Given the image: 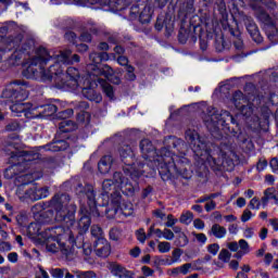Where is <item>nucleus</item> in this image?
<instances>
[{"label":"nucleus","mask_w":278,"mask_h":278,"mask_svg":"<svg viewBox=\"0 0 278 278\" xmlns=\"http://www.w3.org/2000/svg\"><path fill=\"white\" fill-rule=\"evenodd\" d=\"M163 238L165 240H173L175 238V232H173V230L165 228L163 230Z\"/></svg>","instance_id":"nucleus-59"},{"label":"nucleus","mask_w":278,"mask_h":278,"mask_svg":"<svg viewBox=\"0 0 278 278\" xmlns=\"http://www.w3.org/2000/svg\"><path fill=\"white\" fill-rule=\"evenodd\" d=\"M75 114V111L73 109H65L63 111L58 112L56 111V118L59 121H68Z\"/></svg>","instance_id":"nucleus-37"},{"label":"nucleus","mask_w":278,"mask_h":278,"mask_svg":"<svg viewBox=\"0 0 278 278\" xmlns=\"http://www.w3.org/2000/svg\"><path fill=\"white\" fill-rule=\"evenodd\" d=\"M255 3H262V5H265L269 12H275V9L277 8V2L275 0H253Z\"/></svg>","instance_id":"nucleus-39"},{"label":"nucleus","mask_w":278,"mask_h":278,"mask_svg":"<svg viewBox=\"0 0 278 278\" xmlns=\"http://www.w3.org/2000/svg\"><path fill=\"white\" fill-rule=\"evenodd\" d=\"M49 197V187H36L25 191V199L29 201H40L41 199H47Z\"/></svg>","instance_id":"nucleus-21"},{"label":"nucleus","mask_w":278,"mask_h":278,"mask_svg":"<svg viewBox=\"0 0 278 278\" xmlns=\"http://www.w3.org/2000/svg\"><path fill=\"white\" fill-rule=\"evenodd\" d=\"M194 33H192L190 29L184 27V24L180 25L179 31H178V42L180 45H186L188 42V38H192Z\"/></svg>","instance_id":"nucleus-31"},{"label":"nucleus","mask_w":278,"mask_h":278,"mask_svg":"<svg viewBox=\"0 0 278 278\" xmlns=\"http://www.w3.org/2000/svg\"><path fill=\"white\" fill-rule=\"evenodd\" d=\"M243 23L253 42H256V45H262L264 42V37H262V33H260V27L255 23V20H253L251 16H245L243 18Z\"/></svg>","instance_id":"nucleus-18"},{"label":"nucleus","mask_w":278,"mask_h":278,"mask_svg":"<svg viewBox=\"0 0 278 278\" xmlns=\"http://www.w3.org/2000/svg\"><path fill=\"white\" fill-rule=\"evenodd\" d=\"M179 219L175 218L173 214L167 215V222L165 223V227L173 228L177 225Z\"/></svg>","instance_id":"nucleus-51"},{"label":"nucleus","mask_w":278,"mask_h":278,"mask_svg":"<svg viewBox=\"0 0 278 278\" xmlns=\"http://www.w3.org/2000/svg\"><path fill=\"white\" fill-rule=\"evenodd\" d=\"M211 233L218 240L227 236V228L220 226L219 224H214L211 228Z\"/></svg>","instance_id":"nucleus-33"},{"label":"nucleus","mask_w":278,"mask_h":278,"mask_svg":"<svg viewBox=\"0 0 278 278\" xmlns=\"http://www.w3.org/2000/svg\"><path fill=\"white\" fill-rule=\"evenodd\" d=\"M182 253H184V250H181V249H179V248L175 249V250L172 252V255H173V258H170L172 262H174V264H175V262H178V261H179V257H181Z\"/></svg>","instance_id":"nucleus-54"},{"label":"nucleus","mask_w":278,"mask_h":278,"mask_svg":"<svg viewBox=\"0 0 278 278\" xmlns=\"http://www.w3.org/2000/svg\"><path fill=\"white\" fill-rule=\"evenodd\" d=\"M192 235L195 237L198 242H200V244H205V242H207V236H205V233H203V232H201V233L192 232Z\"/></svg>","instance_id":"nucleus-56"},{"label":"nucleus","mask_w":278,"mask_h":278,"mask_svg":"<svg viewBox=\"0 0 278 278\" xmlns=\"http://www.w3.org/2000/svg\"><path fill=\"white\" fill-rule=\"evenodd\" d=\"M3 53H10V60H13V62H20V60H23V55H31V53H36V41L34 39H27L22 46H17L14 43V40H11L3 49H1Z\"/></svg>","instance_id":"nucleus-12"},{"label":"nucleus","mask_w":278,"mask_h":278,"mask_svg":"<svg viewBox=\"0 0 278 278\" xmlns=\"http://www.w3.org/2000/svg\"><path fill=\"white\" fill-rule=\"evenodd\" d=\"M216 10L219 14V22L223 25L224 29H228L229 34L233 36V38H237L236 41H233V47L238 51H242L244 49V42L240 38V29L231 27L229 25V13L227 12V3H225V0H220L218 3H216Z\"/></svg>","instance_id":"nucleus-11"},{"label":"nucleus","mask_w":278,"mask_h":278,"mask_svg":"<svg viewBox=\"0 0 278 278\" xmlns=\"http://www.w3.org/2000/svg\"><path fill=\"white\" fill-rule=\"evenodd\" d=\"M194 1L195 0H176V5L179 8V14L186 17L194 14V12H197V9H194Z\"/></svg>","instance_id":"nucleus-24"},{"label":"nucleus","mask_w":278,"mask_h":278,"mask_svg":"<svg viewBox=\"0 0 278 278\" xmlns=\"http://www.w3.org/2000/svg\"><path fill=\"white\" fill-rule=\"evenodd\" d=\"M97 83L101 86L103 94L110 99V101H114L115 99V93H114V87L111 86L108 80L100 78L99 76L97 77Z\"/></svg>","instance_id":"nucleus-26"},{"label":"nucleus","mask_w":278,"mask_h":278,"mask_svg":"<svg viewBox=\"0 0 278 278\" xmlns=\"http://www.w3.org/2000/svg\"><path fill=\"white\" fill-rule=\"evenodd\" d=\"M117 153L119 155L121 162H123L125 165L123 167L124 175L129 177V179L135 182V186H138V180L140 177L151 179V172H147V169H144V163L138 162V160H136V153H134L131 146H119Z\"/></svg>","instance_id":"nucleus-8"},{"label":"nucleus","mask_w":278,"mask_h":278,"mask_svg":"<svg viewBox=\"0 0 278 278\" xmlns=\"http://www.w3.org/2000/svg\"><path fill=\"white\" fill-rule=\"evenodd\" d=\"M78 229L79 232L75 237L71 230H64L59 237V244L62 247V255L68 257L75 252V249H84L86 251V243H84V233L90 229L92 225V213L88 207L80 206L78 211Z\"/></svg>","instance_id":"nucleus-7"},{"label":"nucleus","mask_w":278,"mask_h":278,"mask_svg":"<svg viewBox=\"0 0 278 278\" xmlns=\"http://www.w3.org/2000/svg\"><path fill=\"white\" fill-rule=\"evenodd\" d=\"M64 39L67 40V42L75 45L77 42V34L73 30H67L64 34Z\"/></svg>","instance_id":"nucleus-47"},{"label":"nucleus","mask_w":278,"mask_h":278,"mask_svg":"<svg viewBox=\"0 0 278 278\" xmlns=\"http://www.w3.org/2000/svg\"><path fill=\"white\" fill-rule=\"evenodd\" d=\"M80 40L83 42H92V35L88 31H84L80 35Z\"/></svg>","instance_id":"nucleus-63"},{"label":"nucleus","mask_w":278,"mask_h":278,"mask_svg":"<svg viewBox=\"0 0 278 278\" xmlns=\"http://www.w3.org/2000/svg\"><path fill=\"white\" fill-rule=\"evenodd\" d=\"M207 251L211 253V255H218V251H220V245L218 243L208 244Z\"/></svg>","instance_id":"nucleus-52"},{"label":"nucleus","mask_w":278,"mask_h":278,"mask_svg":"<svg viewBox=\"0 0 278 278\" xmlns=\"http://www.w3.org/2000/svg\"><path fill=\"white\" fill-rule=\"evenodd\" d=\"M128 14L130 18L136 20L138 16H140V5L139 4H132L129 8Z\"/></svg>","instance_id":"nucleus-45"},{"label":"nucleus","mask_w":278,"mask_h":278,"mask_svg":"<svg viewBox=\"0 0 278 278\" xmlns=\"http://www.w3.org/2000/svg\"><path fill=\"white\" fill-rule=\"evenodd\" d=\"M60 235L53 236L47 232L42 233V238L46 242V249L49 253H62V244H60Z\"/></svg>","instance_id":"nucleus-20"},{"label":"nucleus","mask_w":278,"mask_h":278,"mask_svg":"<svg viewBox=\"0 0 278 278\" xmlns=\"http://www.w3.org/2000/svg\"><path fill=\"white\" fill-rule=\"evenodd\" d=\"M21 130V124L16 121L10 122L5 126V131H18Z\"/></svg>","instance_id":"nucleus-49"},{"label":"nucleus","mask_w":278,"mask_h":278,"mask_svg":"<svg viewBox=\"0 0 278 278\" xmlns=\"http://www.w3.org/2000/svg\"><path fill=\"white\" fill-rule=\"evenodd\" d=\"M112 168V155H104L98 162V170L101 175H108Z\"/></svg>","instance_id":"nucleus-28"},{"label":"nucleus","mask_w":278,"mask_h":278,"mask_svg":"<svg viewBox=\"0 0 278 278\" xmlns=\"http://www.w3.org/2000/svg\"><path fill=\"white\" fill-rule=\"evenodd\" d=\"M252 216H253V213L249 208L244 210L241 215V223H249Z\"/></svg>","instance_id":"nucleus-53"},{"label":"nucleus","mask_w":278,"mask_h":278,"mask_svg":"<svg viewBox=\"0 0 278 278\" xmlns=\"http://www.w3.org/2000/svg\"><path fill=\"white\" fill-rule=\"evenodd\" d=\"M193 218H194V214L188 211L187 213L180 215L179 223H181L182 225H190Z\"/></svg>","instance_id":"nucleus-43"},{"label":"nucleus","mask_w":278,"mask_h":278,"mask_svg":"<svg viewBox=\"0 0 278 278\" xmlns=\"http://www.w3.org/2000/svg\"><path fill=\"white\" fill-rule=\"evenodd\" d=\"M51 277L53 278H64V269L54 268L51 270Z\"/></svg>","instance_id":"nucleus-57"},{"label":"nucleus","mask_w":278,"mask_h":278,"mask_svg":"<svg viewBox=\"0 0 278 278\" xmlns=\"http://www.w3.org/2000/svg\"><path fill=\"white\" fill-rule=\"evenodd\" d=\"M40 223H30L27 226V237L30 239L38 238V236H42L40 232Z\"/></svg>","instance_id":"nucleus-32"},{"label":"nucleus","mask_w":278,"mask_h":278,"mask_svg":"<svg viewBox=\"0 0 278 278\" xmlns=\"http://www.w3.org/2000/svg\"><path fill=\"white\" fill-rule=\"evenodd\" d=\"M66 75L72 81H77V78L79 77V70L75 67H68L66 71Z\"/></svg>","instance_id":"nucleus-46"},{"label":"nucleus","mask_w":278,"mask_h":278,"mask_svg":"<svg viewBox=\"0 0 278 278\" xmlns=\"http://www.w3.org/2000/svg\"><path fill=\"white\" fill-rule=\"evenodd\" d=\"M77 278H97V274L92 270L87 271H76Z\"/></svg>","instance_id":"nucleus-48"},{"label":"nucleus","mask_w":278,"mask_h":278,"mask_svg":"<svg viewBox=\"0 0 278 278\" xmlns=\"http://www.w3.org/2000/svg\"><path fill=\"white\" fill-rule=\"evenodd\" d=\"M142 157L148 162L144 163L143 170L150 173V178L160 175L163 181H173L175 174L182 177V179H190L188 176V168L184 164V160L177 159L172 149L177 150L178 153H184L186 149V141L175 136H169L165 139V147L160 150L155 149L153 142L149 139H143L139 143Z\"/></svg>","instance_id":"nucleus-2"},{"label":"nucleus","mask_w":278,"mask_h":278,"mask_svg":"<svg viewBox=\"0 0 278 278\" xmlns=\"http://www.w3.org/2000/svg\"><path fill=\"white\" fill-rule=\"evenodd\" d=\"M129 5H131V0H116L113 4V10L115 12H125V10H129Z\"/></svg>","instance_id":"nucleus-35"},{"label":"nucleus","mask_w":278,"mask_h":278,"mask_svg":"<svg viewBox=\"0 0 278 278\" xmlns=\"http://www.w3.org/2000/svg\"><path fill=\"white\" fill-rule=\"evenodd\" d=\"M159 251L161 253H168L170 251V242L162 241L159 243Z\"/></svg>","instance_id":"nucleus-50"},{"label":"nucleus","mask_w":278,"mask_h":278,"mask_svg":"<svg viewBox=\"0 0 278 278\" xmlns=\"http://www.w3.org/2000/svg\"><path fill=\"white\" fill-rule=\"evenodd\" d=\"M91 77L92 76H89L85 79L84 84L86 85V87H83L81 94L88 101H91L93 103H101V101H103V96L94 90V88H97L98 86V81L97 79H90Z\"/></svg>","instance_id":"nucleus-14"},{"label":"nucleus","mask_w":278,"mask_h":278,"mask_svg":"<svg viewBox=\"0 0 278 278\" xmlns=\"http://www.w3.org/2000/svg\"><path fill=\"white\" fill-rule=\"evenodd\" d=\"M190 242V240L188 239V236H186V232H180V235H178V239L175 240V244L176 247H188V243Z\"/></svg>","instance_id":"nucleus-41"},{"label":"nucleus","mask_w":278,"mask_h":278,"mask_svg":"<svg viewBox=\"0 0 278 278\" xmlns=\"http://www.w3.org/2000/svg\"><path fill=\"white\" fill-rule=\"evenodd\" d=\"M269 166H270L273 173H277V170H278V159L277 157L271 159L270 162H269Z\"/></svg>","instance_id":"nucleus-64"},{"label":"nucleus","mask_w":278,"mask_h":278,"mask_svg":"<svg viewBox=\"0 0 278 278\" xmlns=\"http://www.w3.org/2000/svg\"><path fill=\"white\" fill-rule=\"evenodd\" d=\"M110 270L113 277L117 278H134L136 275V273L117 263L111 264Z\"/></svg>","instance_id":"nucleus-23"},{"label":"nucleus","mask_w":278,"mask_h":278,"mask_svg":"<svg viewBox=\"0 0 278 278\" xmlns=\"http://www.w3.org/2000/svg\"><path fill=\"white\" fill-rule=\"evenodd\" d=\"M51 60H53V56L49 50L40 46L36 49L35 56L23 65L22 75L26 79H36L40 73L42 81H53L55 88H63L66 79H64L65 74L60 61H55L48 70L45 68Z\"/></svg>","instance_id":"nucleus-3"},{"label":"nucleus","mask_w":278,"mask_h":278,"mask_svg":"<svg viewBox=\"0 0 278 278\" xmlns=\"http://www.w3.org/2000/svg\"><path fill=\"white\" fill-rule=\"evenodd\" d=\"M94 251L98 257H110L112 253V244L108 242V239H98L94 243L90 244L89 250H85V255H90Z\"/></svg>","instance_id":"nucleus-15"},{"label":"nucleus","mask_w":278,"mask_h":278,"mask_svg":"<svg viewBox=\"0 0 278 278\" xmlns=\"http://www.w3.org/2000/svg\"><path fill=\"white\" fill-rule=\"evenodd\" d=\"M59 61L67 66L73 65V62H71V50H65L61 52V54L59 55Z\"/></svg>","instance_id":"nucleus-38"},{"label":"nucleus","mask_w":278,"mask_h":278,"mask_svg":"<svg viewBox=\"0 0 278 278\" xmlns=\"http://www.w3.org/2000/svg\"><path fill=\"white\" fill-rule=\"evenodd\" d=\"M255 3H262V5H265L269 12H275V9L277 8V2L275 0H253Z\"/></svg>","instance_id":"nucleus-40"},{"label":"nucleus","mask_w":278,"mask_h":278,"mask_svg":"<svg viewBox=\"0 0 278 278\" xmlns=\"http://www.w3.org/2000/svg\"><path fill=\"white\" fill-rule=\"evenodd\" d=\"M255 16H256L257 21H260V23L265 25V27H268V29L275 30V33L267 34L268 40H271V41L275 40V38H277V24L275 23L273 17H270V14H268V12H266V10L258 8V10L255 13Z\"/></svg>","instance_id":"nucleus-17"},{"label":"nucleus","mask_w":278,"mask_h":278,"mask_svg":"<svg viewBox=\"0 0 278 278\" xmlns=\"http://www.w3.org/2000/svg\"><path fill=\"white\" fill-rule=\"evenodd\" d=\"M137 18H139V23H141V25L151 23V20L153 18V9L146 5Z\"/></svg>","instance_id":"nucleus-30"},{"label":"nucleus","mask_w":278,"mask_h":278,"mask_svg":"<svg viewBox=\"0 0 278 278\" xmlns=\"http://www.w3.org/2000/svg\"><path fill=\"white\" fill-rule=\"evenodd\" d=\"M206 129L215 140H223L225 134H230L233 138H240L242 128L238 122V115H232L229 111H216L207 109V115L204 118Z\"/></svg>","instance_id":"nucleus-6"},{"label":"nucleus","mask_w":278,"mask_h":278,"mask_svg":"<svg viewBox=\"0 0 278 278\" xmlns=\"http://www.w3.org/2000/svg\"><path fill=\"white\" fill-rule=\"evenodd\" d=\"M187 137L198 162L195 169L198 177L201 179L207 178V175H210V167L207 166H211L212 170H223L225 161L212 156L210 143L199 132H187Z\"/></svg>","instance_id":"nucleus-5"},{"label":"nucleus","mask_w":278,"mask_h":278,"mask_svg":"<svg viewBox=\"0 0 278 278\" xmlns=\"http://www.w3.org/2000/svg\"><path fill=\"white\" fill-rule=\"evenodd\" d=\"M117 64H119V66H126V68H127V66H130L129 59L125 55H119L117 58Z\"/></svg>","instance_id":"nucleus-58"},{"label":"nucleus","mask_w":278,"mask_h":278,"mask_svg":"<svg viewBox=\"0 0 278 278\" xmlns=\"http://www.w3.org/2000/svg\"><path fill=\"white\" fill-rule=\"evenodd\" d=\"M98 240H105L103 237V228L99 226L91 227V244H94Z\"/></svg>","instance_id":"nucleus-34"},{"label":"nucleus","mask_w":278,"mask_h":278,"mask_svg":"<svg viewBox=\"0 0 278 278\" xmlns=\"http://www.w3.org/2000/svg\"><path fill=\"white\" fill-rule=\"evenodd\" d=\"M15 220L20 227H26L25 220H27V216L25 214H18L16 215Z\"/></svg>","instance_id":"nucleus-55"},{"label":"nucleus","mask_w":278,"mask_h":278,"mask_svg":"<svg viewBox=\"0 0 278 278\" xmlns=\"http://www.w3.org/2000/svg\"><path fill=\"white\" fill-rule=\"evenodd\" d=\"M103 192L97 197V191L90 186L84 187L83 184L76 186V195L78 199H87V205L92 216L112 219L116 218L118 212L124 216H131L134 214V204L125 197H134L136 194V186L129 180L123 172H115L113 180L106 179L102 182Z\"/></svg>","instance_id":"nucleus-1"},{"label":"nucleus","mask_w":278,"mask_h":278,"mask_svg":"<svg viewBox=\"0 0 278 278\" xmlns=\"http://www.w3.org/2000/svg\"><path fill=\"white\" fill-rule=\"evenodd\" d=\"M73 2L79 8H90V5H110L112 0H73Z\"/></svg>","instance_id":"nucleus-27"},{"label":"nucleus","mask_w":278,"mask_h":278,"mask_svg":"<svg viewBox=\"0 0 278 278\" xmlns=\"http://www.w3.org/2000/svg\"><path fill=\"white\" fill-rule=\"evenodd\" d=\"M141 273L146 276V277H153L155 270H153L151 267L149 266H142L141 267Z\"/></svg>","instance_id":"nucleus-60"},{"label":"nucleus","mask_w":278,"mask_h":278,"mask_svg":"<svg viewBox=\"0 0 278 278\" xmlns=\"http://www.w3.org/2000/svg\"><path fill=\"white\" fill-rule=\"evenodd\" d=\"M225 35L223 34H215V50L217 53H223V50L225 49Z\"/></svg>","instance_id":"nucleus-36"},{"label":"nucleus","mask_w":278,"mask_h":278,"mask_svg":"<svg viewBox=\"0 0 278 278\" xmlns=\"http://www.w3.org/2000/svg\"><path fill=\"white\" fill-rule=\"evenodd\" d=\"M260 205H261L260 199H257V198H253L252 201H250V203H249L250 210H258Z\"/></svg>","instance_id":"nucleus-62"},{"label":"nucleus","mask_w":278,"mask_h":278,"mask_svg":"<svg viewBox=\"0 0 278 278\" xmlns=\"http://www.w3.org/2000/svg\"><path fill=\"white\" fill-rule=\"evenodd\" d=\"M31 112H37L39 118H50L58 114V105L53 104L52 101L39 102L30 106Z\"/></svg>","instance_id":"nucleus-16"},{"label":"nucleus","mask_w":278,"mask_h":278,"mask_svg":"<svg viewBox=\"0 0 278 278\" xmlns=\"http://www.w3.org/2000/svg\"><path fill=\"white\" fill-rule=\"evenodd\" d=\"M193 227L195 229L203 230V229H205V222H203V219H201V218H197L193 220Z\"/></svg>","instance_id":"nucleus-61"},{"label":"nucleus","mask_w":278,"mask_h":278,"mask_svg":"<svg viewBox=\"0 0 278 278\" xmlns=\"http://www.w3.org/2000/svg\"><path fill=\"white\" fill-rule=\"evenodd\" d=\"M125 77L127 81H136V79H138V76H136V67H134V65H127Z\"/></svg>","instance_id":"nucleus-42"},{"label":"nucleus","mask_w":278,"mask_h":278,"mask_svg":"<svg viewBox=\"0 0 278 278\" xmlns=\"http://www.w3.org/2000/svg\"><path fill=\"white\" fill-rule=\"evenodd\" d=\"M218 260L224 262V264H228V262L231 260V252H229L227 249H223L218 254Z\"/></svg>","instance_id":"nucleus-44"},{"label":"nucleus","mask_w":278,"mask_h":278,"mask_svg":"<svg viewBox=\"0 0 278 278\" xmlns=\"http://www.w3.org/2000/svg\"><path fill=\"white\" fill-rule=\"evenodd\" d=\"M59 131L61 134H72V131H77V123L71 119H64L59 123Z\"/></svg>","instance_id":"nucleus-29"},{"label":"nucleus","mask_w":278,"mask_h":278,"mask_svg":"<svg viewBox=\"0 0 278 278\" xmlns=\"http://www.w3.org/2000/svg\"><path fill=\"white\" fill-rule=\"evenodd\" d=\"M45 208L37 217L39 225H50L53 220L56 223H75L77 205L71 203V195L66 192L55 193L50 201L45 203Z\"/></svg>","instance_id":"nucleus-4"},{"label":"nucleus","mask_w":278,"mask_h":278,"mask_svg":"<svg viewBox=\"0 0 278 278\" xmlns=\"http://www.w3.org/2000/svg\"><path fill=\"white\" fill-rule=\"evenodd\" d=\"M71 144L65 139H56L54 138L51 142L43 146L46 151H51L52 153H60L62 151H66Z\"/></svg>","instance_id":"nucleus-22"},{"label":"nucleus","mask_w":278,"mask_h":278,"mask_svg":"<svg viewBox=\"0 0 278 278\" xmlns=\"http://www.w3.org/2000/svg\"><path fill=\"white\" fill-rule=\"evenodd\" d=\"M89 60L91 64L88 65L89 77H104L110 84L114 86H121V77L116 75L112 66L103 63L110 60V54L108 52H91L89 54Z\"/></svg>","instance_id":"nucleus-10"},{"label":"nucleus","mask_w":278,"mask_h":278,"mask_svg":"<svg viewBox=\"0 0 278 278\" xmlns=\"http://www.w3.org/2000/svg\"><path fill=\"white\" fill-rule=\"evenodd\" d=\"M193 35L191 36V40L193 42H197V40H200V49L201 51H207V41L203 39V34L205 31L203 30V26L201 24L193 25Z\"/></svg>","instance_id":"nucleus-25"},{"label":"nucleus","mask_w":278,"mask_h":278,"mask_svg":"<svg viewBox=\"0 0 278 278\" xmlns=\"http://www.w3.org/2000/svg\"><path fill=\"white\" fill-rule=\"evenodd\" d=\"M29 83L25 80H13L2 91V99H7L11 103V112L16 114L15 116H21L25 112V106H23V101L29 98Z\"/></svg>","instance_id":"nucleus-9"},{"label":"nucleus","mask_w":278,"mask_h":278,"mask_svg":"<svg viewBox=\"0 0 278 278\" xmlns=\"http://www.w3.org/2000/svg\"><path fill=\"white\" fill-rule=\"evenodd\" d=\"M165 27V36H172L173 31L175 29V22L173 21V17L168 14H161L156 18V23L154 24V28L156 31H162Z\"/></svg>","instance_id":"nucleus-19"},{"label":"nucleus","mask_w":278,"mask_h":278,"mask_svg":"<svg viewBox=\"0 0 278 278\" xmlns=\"http://www.w3.org/2000/svg\"><path fill=\"white\" fill-rule=\"evenodd\" d=\"M232 103L236 110H239L240 114L245 116V118H251V116H253L255 104H253L249 97H247L241 90H237L232 93Z\"/></svg>","instance_id":"nucleus-13"}]
</instances>
